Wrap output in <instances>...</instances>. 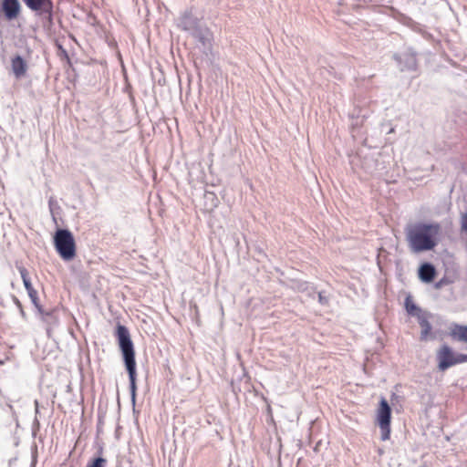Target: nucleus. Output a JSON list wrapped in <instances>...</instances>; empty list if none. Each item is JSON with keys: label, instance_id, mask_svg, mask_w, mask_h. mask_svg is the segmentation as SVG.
Returning a JSON list of instances; mask_svg holds the SVG:
<instances>
[{"label": "nucleus", "instance_id": "nucleus-1", "mask_svg": "<svg viewBox=\"0 0 467 467\" xmlns=\"http://www.w3.org/2000/svg\"><path fill=\"white\" fill-rule=\"evenodd\" d=\"M441 227L438 223H420L407 232V239L415 253L432 250L439 243Z\"/></svg>", "mask_w": 467, "mask_h": 467}, {"label": "nucleus", "instance_id": "nucleus-2", "mask_svg": "<svg viewBox=\"0 0 467 467\" xmlns=\"http://www.w3.org/2000/svg\"><path fill=\"white\" fill-rule=\"evenodd\" d=\"M116 337L118 338L119 346L121 350L123 360L130 379V389L132 400L136 397V361L134 346L130 339V335L128 328L122 325H118L116 329Z\"/></svg>", "mask_w": 467, "mask_h": 467}, {"label": "nucleus", "instance_id": "nucleus-3", "mask_svg": "<svg viewBox=\"0 0 467 467\" xmlns=\"http://www.w3.org/2000/svg\"><path fill=\"white\" fill-rule=\"evenodd\" d=\"M54 241L57 253L64 260L68 261L75 257L76 244L72 234L68 230H57Z\"/></svg>", "mask_w": 467, "mask_h": 467}, {"label": "nucleus", "instance_id": "nucleus-4", "mask_svg": "<svg viewBox=\"0 0 467 467\" xmlns=\"http://www.w3.org/2000/svg\"><path fill=\"white\" fill-rule=\"evenodd\" d=\"M391 408L386 399L382 398L376 411V422L380 429L381 440L388 441L390 438Z\"/></svg>", "mask_w": 467, "mask_h": 467}, {"label": "nucleus", "instance_id": "nucleus-5", "mask_svg": "<svg viewBox=\"0 0 467 467\" xmlns=\"http://www.w3.org/2000/svg\"><path fill=\"white\" fill-rule=\"evenodd\" d=\"M439 368L445 370L448 368L467 361V354H454L451 348L446 345L442 346L437 354Z\"/></svg>", "mask_w": 467, "mask_h": 467}, {"label": "nucleus", "instance_id": "nucleus-6", "mask_svg": "<svg viewBox=\"0 0 467 467\" xmlns=\"http://www.w3.org/2000/svg\"><path fill=\"white\" fill-rule=\"evenodd\" d=\"M26 6L32 12L41 16L49 25L53 23V1L52 0H22Z\"/></svg>", "mask_w": 467, "mask_h": 467}, {"label": "nucleus", "instance_id": "nucleus-7", "mask_svg": "<svg viewBox=\"0 0 467 467\" xmlns=\"http://www.w3.org/2000/svg\"><path fill=\"white\" fill-rule=\"evenodd\" d=\"M17 270L21 275V278L23 280L24 286L28 294L29 298L31 299V302L36 306V308L38 310V312L42 315L50 316L51 313L45 312L41 305L39 304L38 295L37 291L33 287L29 274L26 268L20 265L17 266Z\"/></svg>", "mask_w": 467, "mask_h": 467}, {"label": "nucleus", "instance_id": "nucleus-8", "mask_svg": "<svg viewBox=\"0 0 467 467\" xmlns=\"http://www.w3.org/2000/svg\"><path fill=\"white\" fill-rule=\"evenodd\" d=\"M177 26L193 36H198L200 33L199 19L192 15L191 10L184 11L176 20Z\"/></svg>", "mask_w": 467, "mask_h": 467}, {"label": "nucleus", "instance_id": "nucleus-9", "mask_svg": "<svg viewBox=\"0 0 467 467\" xmlns=\"http://www.w3.org/2000/svg\"><path fill=\"white\" fill-rule=\"evenodd\" d=\"M1 10L6 20L16 19L21 12V5L18 0H3Z\"/></svg>", "mask_w": 467, "mask_h": 467}, {"label": "nucleus", "instance_id": "nucleus-10", "mask_svg": "<svg viewBox=\"0 0 467 467\" xmlns=\"http://www.w3.org/2000/svg\"><path fill=\"white\" fill-rule=\"evenodd\" d=\"M11 69L15 78L20 79L26 75L28 65L20 55H16L11 58Z\"/></svg>", "mask_w": 467, "mask_h": 467}, {"label": "nucleus", "instance_id": "nucleus-11", "mask_svg": "<svg viewBox=\"0 0 467 467\" xmlns=\"http://www.w3.org/2000/svg\"><path fill=\"white\" fill-rule=\"evenodd\" d=\"M419 276L423 282H431L435 276L434 266L429 263L423 264L419 269Z\"/></svg>", "mask_w": 467, "mask_h": 467}, {"label": "nucleus", "instance_id": "nucleus-12", "mask_svg": "<svg viewBox=\"0 0 467 467\" xmlns=\"http://www.w3.org/2000/svg\"><path fill=\"white\" fill-rule=\"evenodd\" d=\"M417 319L421 327L420 339L425 340L427 339L431 330V326L428 320V316L425 313L420 315V317H419Z\"/></svg>", "mask_w": 467, "mask_h": 467}, {"label": "nucleus", "instance_id": "nucleus-13", "mask_svg": "<svg viewBox=\"0 0 467 467\" xmlns=\"http://www.w3.org/2000/svg\"><path fill=\"white\" fill-rule=\"evenodd\" d=\"M405 308L409 315L416 317L417 318L420 315L425 314L420 307L416 306L410 296H407L405 299Z\"/></svg>", "mask_w": 467, "mask_h": 467}, {"label": "nucleus", "instance_id": "nucleus-14", "mask_svg": "<svg viewBox=\"0 0 467 467\" xmlns=\"http://www.w3.org/2000/svg\"><path fill=\"white\" fill-rule=\"evenodd\" d=\"M453 334L459 340L467 343V326H457Z\"/></svg>", "mask_w": 467, "mask_h": 467}, {"label": "nucleus", "instance_id": "nucleus-15", "mask_svg": "<svg viewBox=\"0 0 467 467\" xmlns=\"http://www.w3.org/2000/svg\"><path fill=\"white\" fill-rule=\"evenodd\" d=\"M407 62L406 68L410 70H414L416 68V58L413 55H406L404 57Z\"/></svg>", "mask_w": 467, "mask_h": 467}, {"label": "nucleus", "instance_id": "nucleus-16", "mask_svg": "<svg viewBox=\"0 0 467 467\" xmlns=\"http://www.w3.org/2000/svg\"><path fill=\"white\" fill-rule=\"evenodd\" d=\"M106 462V459L99 457L88 462L87 467H105Z\"/></svg>", "mask_w": 467, "mask_h": 467}, {"label": "nucleus", "instance_id": "nucleus-17", "mask_svg": "<svg viewBox=\"0 0 467 467\" xmlns=\"http://www.w3.org/2000/svg\"><path fill=\"white\" fill-rule=\"evenodd\" d=\"M462 228L467 232V213L462 217Z\"/></svg>", "mask_w": 467, "mask_h": 467}, {"label": "nucleus", "instance_id": "nucleus-18", "mask_svg": "<svg viewBox=\"0 0 467 467\" xmlns=\"http://www.w3.org/2000/svg\"><path fill=\"white\" fill-rule=\"evenodd\" d=\"M15 304H16V306L19 308L21 315H22V316H25V312H24V309H23L22 304H21V302H20L16 297L15 298Z\"/></svg>", "mask_w": 467, "mask_h": 467}, {"label": "nucleus", "instance_id": "nucleus-19", "mask_svg": "<svg viewBox=\"0 0 467 467\" xmlns=\"http://www.w3.org/2000/svg\"><path fill=\"white\" fill-rule=\"evenodd\" d=\"M38 406H39L38 401L35 400L36 413H38Z\"/></svg>", "mask_w": 467, "mask_h": 467}, {"label": "nucleus", "instance_id": "nucleus-20", "mask_svg": "<svg viewBox=\"0 0 467 467\" xmlns=\"http://www.w3.org/2000/svg\"><path fill=\"white\" fill-rule=\"evenodd\" d=\"M48 203H49L50 209H52V204H54V199L52 197L49 199Z\"/></svg>", "mask_w": 467, "mask_h": 467}, {"label": "nucleus", "instance_id": "nucleus-21", "mask_svg": "<svg viewBox=\"0 0 467 467\" xmlns=\"http://www.w3.org/2000/svg\"><path fill=\"white\" fill-rule=\"evenodd\" d=\"M318 296H319V301H320L321 303H323L324 298H323V296H322V295H321L320 293H319Z\"/></svg>", "mask_w": 467, "mask_h": 467}, {"label": "nucleus", "instance_id": "nucleus-22", "mask_svg": "<svg viewBox=\"0 0 467 467\" xmlns=\"http://www.w3.org/2000/svg\"><path fill=\"white\" fill-rule=\"evenodd\" d=\"M36 465V460H33L32 463H31V467H35Z\"/></svg>", "mask_w": 467, "mask_h": 467}]
</instances>
